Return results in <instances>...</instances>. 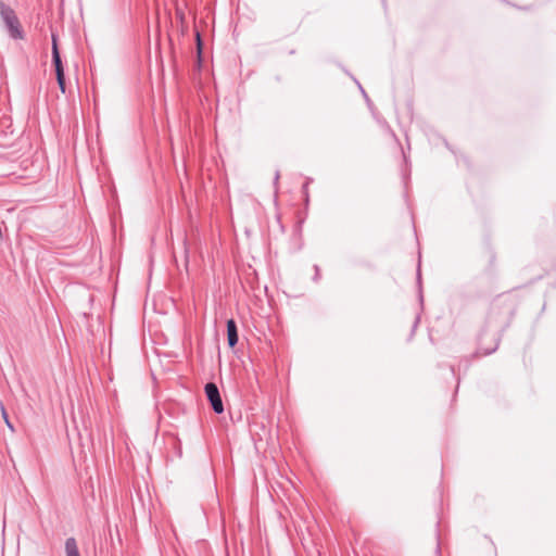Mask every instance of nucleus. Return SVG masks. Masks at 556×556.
<instances>
[{"label": "nucleus", "instance_id": "obj_1", "mask_svg": "<svg viewBox=\"0 0 556 556\" xmlns=\"http://www.w3.org/2000/svg\"><path fill=\"white\" fill-rule=\"evenodd\" d=\"M0 17L13 39H23L24 33L15 11L0 0Z\"/></svg>", "mask_w": 556, "mask_h": 556}, {"label": "nucleus", "instance_id": "obj_8", "mask_svg": "<svg viewBox=\"0 0 556 556\" xmlns=\"http://www.w3.org/2000/svg\"><path fill=\"white\" fill-rule=\"evenodd\" d=\"M496 254L493 250H490V266L493 267L495 265Z\"/></svg>", "mask_w": 556, "mask_h": 556}, {"label": "nucleus", "instance_id": "obj_5", "mask_svg": "<svg viewBox=\"0 0 556 556\" xmlns=\"http://www.w3.org/2000/svg\"><path fill=\"white\" fill-rule=\"evenodd\" d=\"M65 554L66 556H80L78 545L75 538H67L65 541Z\"/></svg>", "mask_w": 556, "mask_h": 556}, {"label": "nucleus", "instance_id": "obj_7", "mask_svg": "<svg viewBox=\"0 0 556 556\" xmlns=\"http://www.w3.org/2000/svg\"><path fill=\"white\" fill-rule=\"evenodd\" d=\"M315 276L314 281L318 282L320 279V268L318 265H314Z\"/></svg>", "mask_w": 556, "mask_h": 556}, {"label": "nucleus", "instance_id": "obj_2", "mask_svg": "<svg viewBox=\"0 0 556 556\" xmlns=\"http://www.w3.org/2000/svg\"><path fill=\"white\" fill-rule=\"evenodd\" d=\"M51 39H52V47H51L52 64L54 66V71H55L56 81H58L61 92L65 93V74H64V66H63V62H62L61 54L59 51V46H58V36L54 33H52Z\"/></svg>", "mask_w": 556, "mask_h": 556}, {"label": "nucleus", "instance_id": "obj_4", "mask_svg": "<svg viewBox=\"0 0 556 556\" xmlns=\"http://www.w3.org/2000/svg\"><path fill=\"white\" fill-rule=\"evenodd\" d=\"M227 340L230 348L238 343V330L233 319L227 320Z\"/></svg>", "mask_w": 556, "mask_h": 556}, {"label": "nucleus", "instance_id": "obj_9", "mask_svg": "<svg viewBox=\"0 0 556 556\" xmlns=\"http://www.w3.org/2000/svg\"><path fill=\"white\" fill-rule=\"evenodd\" d=\"M2 415H3V418H4L5 424L8 425V427H9L10 429H12V430H13V427H12V425H11V421H9V419H8V415H7V412H5V409H4V407H3V406H2Z\"/></svg>", "mask_w": 556, "mask_h": 556}, {"label": "nucleus", "instance_id": "obj_10", "mask_svg": "<svg viewBox=\"0 0 556 556\" xmlns=\"http://www.w3.org/2000/svg\"><path fill=\"white\" fill-rule=\"evenodd\" d=\"M2 415H3V418H4L5 424L8 425V427H9L10 429H12V430H13V427H12V425H11V421H9V419H8V415H7V412H5V409H4V407H3V406H2Z\"/></svg>", "mask_w": 556, "mask_h": 556}, {"label": "nucleus", "instance_id": "obj_6", "mask_svg": "<svg viewBox=\"0 0 556 556\" xmlns=\"http://www.w3.org/2000/svg\"><path fill=\"white\" fill-rule=\"evenodd\" d=\"M498 348V342L495 341L494 345L489 348V349H483L481 346H479V349L477 350V352L472 355V357H479V356H486V355H490L492 354L493 352H495Z\"/></svg>", "mask_w": 556, "mask_h": 556}, {"label": "nucleus", "instance_id": "obj_3", "mask_svg": "<svg viewBox=\"0 0 556 556\" xmlns=\"http://www.w3.org/2000/svg\"><path fill=\"white\" fill-rule=\"evenodd\" d=\"M204 390L212 409L216 414H222L224 412V404L217 386L214 382H207Z\"/></svg>", "mask_w": 556, "mask_h": 556}]
</instances>
